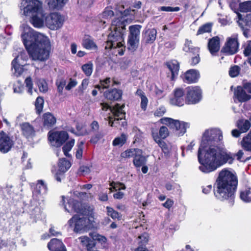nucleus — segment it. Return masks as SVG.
<instances>
[{
	"label": "nucleus",
	"mask_w": 251,
	"mask_h": 251,
	"mask_svg": "<svg viewBox=\"0 0 251 251\" xmlns=\"http://www.w3.org/2000/svg\"><path fill=\"white\" fill-rule=\"evenodd\" d=\"M100 104L102 106V109L103 110H107L108 109H110L111 112L115 117L113 122L115 126H116V125L118 123L119 121L122 120L125 116V113L123 110L125 106L124 105H120L117 103L113 107H111L107 104L101 103Z\"/></svg>",
	"instance_id": "obj_13"
},
{
	"label": "nucleus",
	"mask_w": 251,
	"mask_h": 251,
	"mask_svg": "<svg viewBox=\"0 0 251 251\" xmlns=\"http://www.w3.org/2000/svg\"><path fill=\"white\" fill-rule=\"evenodd\" d=\"M147 162V158L142 155V151L136 154L133 159V164L137 168H140L142 166L145 165Z\"/></svg>",
	"instance_id": "obj_34"
},
{
	"label": "nucleus",
	"mask_w": 251,
	"mask_h": 251,
	"mask_svg": "<svg viewBox=\"0 0 251 251\" xmlns=\"http://www.w3.org/2000/svg\"><path fill=\"white\" fill-rule=\"evenodd\" d=\"M44 126L48 128L53 126L56 122V118L50 113H46L43 115Z\"/></svg>",
	"instance_id": "obj_28"
},
{
	"label": "nucleus",
	"mask_w": 251,
	"mask_h": 251,
	"mask_svg": "<svg viewBox=\"0 0 251 251\" xmlns=\"http://www.w3.org/2000/svg\"><path fill=\"white\" fill-rule=\"evenodd\" d=\"M166 112V108L164 106H161L155 111L154 115L155 116L161 117Z\"/></svg>",
	"instance_id": "obj_61"
},
{
	"label": "nucleus",
	"mask_w": 251,
	"mask_h": 251,
	"mask_svg": "<svg viewBox=\"0 0 251 251\" xmlns=\"http://www.w3.org/2000/svg\"><path fill=\"white\" fill-rule=\"evenodd\" d=\"M89 83V81L87 79H84L81 82V85L78 87V93L80 95H82L84 90L86 89Z\"/></svg>",
	"instance_id": "obj_56"
},
{
	"label": "nucleus",
	"mask_w": 251,
	"mask_h": 251,
	"mask_svg": "<svg viewBox=\"0 0 251 251\" xmlns=\"http://www.w3.org/2000/svg\"><path fill=\"white\" fill-rule=\"evenodd\" d=\"M237 184L236 175L227 169H223L216 180L214 192L215 197L221 201L228 200L233 204Z\"/></svg>",
	"instance_id": "obj_3"
},
{
	"label": "nucleus",
	"mask_w": 251,
	"mask_h": 251,
	"mask_svg": "<svg viewBox=\"0 0 251 251\" xmlns=\"http://www.w3.org/2000/svg\"><path fill=\"white\" fill-rule=\"evenodd\" d=\"M187 93L185 102L193 104L199 102L201 99V90L198 86L188 87L186 88Z\"/></svg>",
	"instance_id": "obj_11"
},
{
	"label": "nucleus",
	"mask_w": 251,
	"mask_h": 251,
	"mask_svg": "<svg viewBox=\"0 0 251 251\" xmlns=\"http://www.w3.org/2000/svg\"><path fill=\"white\" fill-rule=\"evenodd\" d=\"M20 9L25 16L29 17L35 14L40 15V11H42V3L38 0H23Z\"/></svg>",
	"instance_id": "obj_6"
},
{
	"label": "nucleus",
	"mask_w": 251,
	"mask_h": 251,
	"mask_svg": "<svg viewBox=\"0 0 251 251\" xmlns=\"http://www.w3.org/2000/svg\"><path fill=\"white\" fill-rule=\"evenodd\" d=\"M64 208L67 212L71 214H84L81 203L72 198L69 199L67 203L64 204Z\"/></svg>",
	"instance_id": "obj_15"
},
{
	"label": "nucleus",
	"mask_w": 251,
	"mask_h": 251,
	"mask_svg": "<svg viewBox=\"0 0 251 251\" xmlns=\"http://www.w3.org/2000/svg\"><path fill=\"white\" fill-rule=\"evenodd\" d=\"M31 18L30 22L35 27H41L45 24V18L46 16L43 14L42 11H40V15L38 14H33L30 16Z\"/></svg>",
	"instance_id": "obj_24"
},
{
	"label": "nucleus",
	"mask_w": 251,
	"mask_h": 251,
	"mask_svg": "<svg viewBox=\"0 0 251 251\" xmlns=\"http://www.w3.org/2000/svg\"><path fill=\"white\" fill-rule=\"evenodd\" d=\"M44 100L43 98L38 97L35 101V106L37 113L40 114L43 110Z\"/></svg>",
	"instance_id": "obj_46"
},
{
	"label": "nucleus",
	"mask_w": 251,
	"mask_h": 251,
	"mask_svg": "<svg viewBox=\"0 0 251 251\" xmlns=\"http://www.w3.org/2000/svg\"><path fill=\"white\" fill-rule=\"evenodd\" d=\"M114 12L112 10H110L109 8H106L104 11L100 14L101 21L100 22L103 24L107 23L109 20L113 17Z\"/></svg>",
	"instance_id": "obj_36"
},
{
	"label": "nucleus",
	"mask_w": 251,
	"mask_h": 251,
	"mask_svg": "<svg viewBox=\"0 0 251 251\" xmlns=\"http://www.w3.org/2000/svg\"><path fill=\"white\" fill-rule=\"evenodd\" d=\"M212 25L211 24H206L201 26L199 28L197 35H200L205 32H210L211 30Z\"/></svg>",
	"instance_id": "obj_49"
},
{
	"label": "nucleus",
	"mask_w": 251,
	"mask_h": 251,
	"mask_svg": "<svg viewBox=\"0 0 251 251\" xmlns=\"http://www.w3.org/2000/svg\"><path fill=\"white\" fill-rule=\"evenodd\" d=\"M110 185L111 186V188H110V190L111 191H112V189L117 191L118 190H124L126 189V186H125V185L121 183L112 182L111 183H110Z\"/></svg>",
	"instance_id": "obj_54"
},
{
	"label": "nucleus",
	"mask_w": 251,
	"mask_h": 251,
	"mask_svg": "<svg viewBox=\"0 0 251 251\" xmlns=\"http://www.w3.org/2000/svg\"><path fill=\"white\" fill-rule=\"evenodd\" d=\"M142 26L139 25H133L129 27V34L128 37H132L139 38L140 29Z\"/></svg>",
	"instance_id": "obj_37"
},
{
	"label": "nucleus",
	"mask_w": 251,
	"mask_h": 251,
	"mask_svg": "<svg viewBox=\"0 0 251 251\" xmlns=\"http://www.w3.org/2000/svg\"><path fill=\"white\" fill-rule=\"evenodd\" d=\"M68 0H48V4L51 9L60 10L66 4Z\"/></svg>",
	"instance_id": "obj_29"
},
{
	"label": "nucleus",
	"mask_w": 251,
	"mask_h": 251,
	"mask_svg": "<svg viewBox=\"0 0 251 251\" xmlns=\"http://www.w3.org/2000/svg\"><path fill=\"white\" fill-rule=\"evenodd\" d=\"M200 77L199 72L196 70L191 69L187 71L183 76L184 82L187 83H195Z\"/></svg>",
	"instance_id": "obj_19"
},
{
	"label": "nucleus",
	"mask_w": 251,
	"mask_h": 251,
	"mask_svg": "<svg viewBox=\"0 0 251 251\" xmlns=\"http://www.w3.org/2000/svg\"><path fill=\"white\" fill-rule=\"evenodd\" d=\"M251 99V95L247 94L243 87L238 86L234 92V100L240 102H244Z\"/></svg>",
	"instance_id": "obj_17"
},
{
	"label": "nucleus",
	"mask_w": 251,
	"mask_h": 251,
	"mask_svg": "<svg viewBox=\"0 0 251 251\" xmlns=\"http://www.w3.org/2000/svg\"><path fill=\"white\" fill-rule=\"evenodd\" d=\"M21 28V37L29 56L34 60L43 61L47 60L50 50L49 38L34 31L25 24H23Z\"/></svg>",
	"instance_id": "obj_1"
},
{
	"label": "nucleus",
	"mask_w": 251,
	"mask_h": 251,
	"mask_svg": "<svg viewBox=\"0 0 251 251\" xmlns=\"http://www.w3.org/2000/svg\"><path fill=\"white\" fill-rule=\"evenodd\" d=\"M25 86H26V88H27L28 93H29L31 95H32L33 83H32L31 78L30 76L27 77L25 79Z\"/></svg>",
	"instance_id": "obj_55"
},
{
	"label": "nucleus",
	"mask_w": 251,
	"mask_h": 251,
	"mask_svg": "<svg viewBox=\"0 0 251 251\" xmlns=\"http://www.w3.org/2000/svg\"><path fill=\"white\" fill-rule=\"evenodd\" d=\"M157 31L154 28L146 29L143 32V41L146 44H152L155 40Z\"/></svg>",
	"instance_id": "obj_20"
},
{
	"label": "nucleus",
	"mask_w": 251,
	"mask_h": 251,
	"mask_svg": "<svg viewBox=\"0 0 251 251\" xmlns=\"http://www.w3.org/2000/svg\"><path fill=\"white\" fill-rule=\"evenodd\" d=\"M107 215L111 217L113 219L120 220L121 219V215L117 211L113 209V208L107 206L106 207Z\"/></svg>",
	"instance_id": "obj_44"
},
{
	"label": "nucleus",
	"mask_w": 251,
	"mask_h": 251,
	"mask_svg": "<svg viewBox=\"0 0 251 251\" xmlns=\"http://www.w3.org/2000/svg\"><path fill=\"white\" fill-rule=\"evenodd\" d=\"M241 199L245 202H251V189H246L240 194Z\"/></svg>",
	"instance_id": "obj_42"
},
{
	"label": "nucleus",
	"mask_w": 251,
	"mask_h": 251,
	"mask_svg": "<svg viewBox=\"0 0 251 251\" xmlns=\"http://www.w3.org/2000/svg\"><path fill=\"white\" fill-rule=\"evenodd\" d=\"M208 48L211 54L218 51L220 48V38L218 36H215L210 39Z\"/></svg>",
	"instance_id": "obj_26"
},
{
	"label": "nucleus",
	"mask_w": 251,
	"mask_h": 251,
	"mask_svg": "<svg viewBox=\"0 0 251 251\" xmlns=\"http://www.w3.org/2000/svg\"><path fill=\"white\" fill-rule=\"evenodd\" d=\"M160 121L162 124L175 129L179 136L183 135L186 132V129L189 127V124L188 123L180 122L170 118L164 117L161 118Z\"/></svg>",
	"instance_id": "obj_7"
},
{
	"label": "nucleus",
	"mask_w": 251,
	"mask_h": 251,
	"mask_svg": "<svg viewBox=\"0 0 251 251\" xmlns=\"http://www.w3.org/2000/svg\"><path fill=\"white\" fill-rule=\"evenodd\" d=\"M84 47L88 50H96L97 46L93 40L89 37H85L83 41Z\"/></svg>",
	"instance_id": "obj_39"
},
{
	"label": "nucleus",
	"mask_w": 251,
	"mask_h": 251,
	"mask_svg": "<svg viewBox=\"0 0 251 251\" xmlns=\"http://www.w3.org/2000/svg\"><path fill=\"white\" fill-rule=\"evenodd\" d=\"M75 140L71 139L67 142L63 147L62 150L64 155L67 157H70V155L69 152L71 150L75 144Z\"/></svg>",
	"instance_id": "obj_41"
},
{
	"label": "nucleus",
	"mask_w": 251,
	"mask_h": 251,
	"mask_svg": "<svg viewBox=\"0 0 251 251\" xmlns=\"http://www.w3.org/2000/svg\"><path fill=\"white\" fill-rule=\"evenodd\" d=\"M71 166V163L65 158L59 159L58 162V172L54 176L57 181L58 182L61 181V177L63 176V174L70 168Z\"/></svg>",
	"instance_id": "obj_16"
},
{
	"label": "nucleus",
	"mask_w": 251,
	"mask_h": 251,
	"mask_svg": "<svg viewBox=\"0 0 251 251\" xmlns=\"http://www.w3.org/2000/svg\"><path fill=\"white\" fill-rule=\"evenodd\" d=\"M141 100V107L143 110H145L148 103V100L146 96H142Z\"/></svg>",
	"instance_id": "obj_63"
},
{
	"label": "nucleus",
	"mask_w": 251,
	"mask_h": 251,
	"mask_svg": "<svg viewBox=\"0 0 251 251\" xmlns=\"http://www.w3.org/2000/svg\"><path fill=\"white\" fill-rule=\"evenodd\" d=\"M236 126L242 133H245L250 128L251 123L249 120L240 119L237 121Z\"/></svg>",
	"instance_id": "obj_30"
},
{
	"label": "nucleus",
	"mask_w": 251,
	"mask_h": 251,
	"mask_svg": "<svg viewBox=\"0 0 251 251\" xmlns=\"http://www.w3.org/2000/svg\"><path fill=\"white\" fill-rule=\"evenodd\" d=\"M117 23H119V25H122L119 20L112 21V22L110 28L113 31H112L108 36L107 41L105 43V49H111L112 48H122L119 53L120 55H123L124 53L123 49L125 48L123 37L125 27L123 25H122L121 27L120 26H117Z\"/></svg>",
	"instance_id": "obj_5"
},
{
	"label": "nucleus",
	"mask_w": 251,
	"mask_h": 251,
	"mask_svg": "<svg viewBox=\"0 0 251 251\" xmlns=\"http://www.w3.org/2000/svg\"><path fill=\"white\" fill-rule=\"evenodd\" d=\"M122 91L117 89H112L104 94L106 99L109 100H118L122 98Z\"/></svg>",
	"instance_id": "obj_27"
},
{
	"label": "nucleus",
	"mask_w": 251,
	"mask_h": 251,
	"mask_svg": "<svg viewBox=\"0 0 251 251\" xmlns=\"http://www.w3.org/2000/svg\"><path fill=\"white\" fill-rule=\"evenodd\" d=\"M239 43L238 36L234 34L227 38L226 41L222 49V51L227 55H232L236 53L239 49Z\"/></svg>",
	"instance_id": "obj_10"
},
{
	"label": "nucleus",
	"mask_w": 251,
	"mask_h": 251,
	"mask_svg": "<svg viewBox=\"0 0 251 251\" xmlns=\"http://www.w3.org/2000/svg\"><path fill=\"white\" fill-rule=\"evenodd\" d=\"M138 239L141 240L139 242V244H141V245H143L146 244L148 241V235L147 233H145L138 237Z\"/></svg>",
	"instance_id": "obj_62"
},
{
	"label": "nucleus",
	"mask_w": 251,
	"mask_h": 251,
	"mask_svg": "<svg viewBox=\"0 0 251 251\" xmlns=\"http://www.w3.org/2000/svg\"><path fill=\"white\" fill-rule=\"evenodd\" d=\"M126 140V136L125 134L122 133L120 136L115 138V139L113 141L112 144L114 146H121L125 143Z\"/></svg>",
	"instance_id": "obj_43"
},
{
	"label": "nucleus",
	"mask_w": 251,
	"mask_h": 251,
	"mask_svg": "<svg viewBox=\"0 0 251 251\" xmlns=\"http://www.w3.org/2000/svg\"><path fill=\"white\" fill-rule=\"evenodd\" d=\"M128 37L127 48L132 52L135 51L138 48L139 43V38Z\"/></svg>",
	"instance_id": "obj_35"
},
{
	"label": "nucleus",
	"mask_w": 251,
	"mask_h": 251,
	"mask_svg": "<svg viewBox=\"0 0 251 251\" xmlns=\"http://www.w3.org/2000/svg\"><path fill=\"white\" fill-rule=\"evenodd\" d=\"M13 145V141L9 136L3 131H0V151L3 153L8 152Z\"/></svg>",
	"instance_id": "obj_14"
},
{
	"label": "nucleus",
	"mask_w": 251,
	"mask_h": 251,
	"mask_svg": "<svg viewBox=\"0 0 251 251\" xmlns=\"http://www.w3.org/2000/svg\"><path fill=\"white\" fill-rule=\"evenodd\" d=\"M240 71V68L238 66H234L230 68L229 71V75L231 77H234L237 76Z\"/></svg>",
	"instance_id": "obj_57"
},
{
	"label": "nucleus",
	"mask_w": 251,
	"mask_h": 251,
	"mask_svg": "<svg viewBox=\"0 0 251 251\" xmlns=\"http://www.w3.org/2000/svg\"><path fill=\"white\" fill-rule=\"evenodd\" d=\"M46 190L47 187L44 182L39 180L33 193L34 198L40 200V198H42V195L46 193Z\"/></svg>",
	"instance_id": "obj_23"
},
{
	"label": "nucleus",
	"mask_w": 251,
	"mask_h": 251,
	"mask_svg": "<svg viewBox=\"0 0 251 251\" xmlns=\"http://www.w3.org/2000/svg\"><path fill=\"white\" fill-rule=\"evenodd\" d=\"M23 134L26 138L32 136L34 134L33 127L28 123H23L21 125Z\"/></svg>",
	"instance_id": "obj_31"
},
{
	"label": "nucleus",
	"mask_w": 251,
	"mask_h": 251,
	"mask_svg": "<svg viewBox=\"0 0 251 251\" xmlns=\"http://www.w3.org/2000/svg\"><path fill=\"white\" fill-rule=\"evenodd\" d=\"M48 136L51 145L56 147L61 146L69 138L68 134L66 131H50Z\"/></svg>",
	"instance_id": "obj_12"
},
{
	"label": "nucleus",
	"mask_w": 251,
	"mask_h": 251,
	"mask_svg": "<svg viewBox=\"0 0 251 251\" xmlns=\"http://www.w3.org/2000/svg\"><path fill=\"white\" fill-rule=\"evenodd\" d=\"M243 53L245 56H248L251 55V41H248L244 45Z\"/></svg>",
	"instance_id": "obj_58"
},
{
	"label": "nucleus",
	"mask_w": 251,
	"mask_h": 251,
	"mask_svg": "<svg viewBox=\"0 0 251 251\" xmlns=\"http://www.w3.org/2000/svg\"><path fill=\"white\" fill-rule=\"evenodd\" d=\"M66 81L63 78H58L56 82V85L57 87V91L58 93L62 95L63 93V90L64 86L66 85Z\"/></svg>",
	"instance_id": "obj_47"
},
{
	"label": "nucleus",
	"mask_w": 251,
	"mask_h": 251,
	"mask_svg": "<svg viewBox=\"0 0 251 251\" xmlns=\"http://www.w3.org/2000/svg\"><path fill=\"white\" fill-rule=\"evenodd\" d=\"M223 133L218 128H210L205 130L202 134L201 145L198 152V158L201 165L199 169L203 173L204 170L201 168L202 166L206 167L207 164L204 160L201 161V157L202 158L208 151L213 147H221L218 143L223 140Z\"/></svg>",
	"instance_id": "obj_4"
},
{
	"label": "nucleus",
	"mask_w": 251,
	"mask_h": 251,
	"mask_svg": "<svg viewBox=\"0 0 251 251\" xmlns=\"http://www.w3.org/2000/svg\"><path fill=\"white\" fill-rule=\"evenodd\" d=\"M39 89L41 92L46 93L47 92L48 87V84L44 79H39L37 82Z\"/></svg>",
	"instance_id": "obj_50"
},
{
	"label": "nucleus",
	"mask_w": 251,
	"mask_h": 251,
	"mask_svg": "<svg viewBox=\"0 0 251 251\" xmlns=\"http://www.w3.org/2000/svg\"><path fill=\"white\" fill-rule=\"evenodd\" d=\"M183 50L185 52H191L193 53H197L199 52V49L194 47L192 45V41L188 40H186L185 43L183 47Z\"/></svg>",
	"instance_id": "obj_38"
},
{
	"label": "nucleus",
	"mask_w": 251,
	"mask_h": 251,
	"mask_svg": "<svg viewBox=\"0 0 251 251\" xmlns=\"http://www.w3.org/2000/svg\"><path fill=\"white\" fill-rule=\"evenodd\" d=\"M184 91L181 88H177L174 91V96L170 99V103L175 105L181 106L184 104Z\"/></svg>",
	"instance_id": "obj_18"
},
{
	"label": "nucleus",
	"mask_w": 251,
	"mask_h": 251,
	"mask_svg": "<svg viewBox=\"0 0 251 251\" xmlns=\"http://www.w3.org/2000/svg\"><path fill=\"white\" fill-rule=\"evenodd\" d=\"M239 9L242 12H251V0L240 3Z\"/></svg>",
	"instance_id": "obj_45"
},
{
	"label": "nucleus",
	"mask_w": 251,
	"mask_h": 251,
	"mask_svg": "<svg viewBox=\"0 0 251 251\" xmlns=\"http://www.w3.org/2000/svg\"><path fill=\"white\" fill-rule=\"evenodd\" d=\"M241 144L245 151H251V129L248 134L243 138Z\"/></svg>",
	"instance_id": "obj_32"
},
{
	"label": "nucleus",
	"mask_w": 251,
	"mask_h": 251,
	"mask_svg": "<svg viewBox=\"0 0 251 251\" xmlns=\"http://www.w3.org/2000/svg\"><path fill=\"white\" fill-rule=\"evenodd\" d=\"M64 18L57 12H53L46 16L45 24L51 30H57L63 25Z\"/></svg>",
	"instance_id": "obj_8"
},
{
	"label": "nucleus",
	"mask_w": 251,
	"mask_h": 251,
	"mask_svg": "<svg viewBox=\"0 0 251 251\" xmlns=\"http://www.w3.org/2000/svg\"><path fill=\"white\" fill-rule=\"evenodd\" d=\"M160 9L161 11L167 12L178 11L180 9L178 7H172L171 6H162Z\"/></svg>",
	"instance_id": "obj_60"
},
{
	"label": "nucleus",
	"mask_w": 251,
	"mask_h": 251,
	"mask_svg": "<svg viewBox=\"0 0 251 251\" xmlns=\"http://www.w3.org/2000/svg\"><path fill=\"white\" fill-rule=\"evenodd\" d=\"M81 68L85 75L89 76L93 72V64L90 62L85 64L82 66Z\"/></svg>",
	"instance_id": "obj_48"
},
{
	"label": "nucleus",
	"mask_w": 251,
	"mask_h": 251,
	"mask_svg": "<svg viewBox=\"0 0 251 251\" xmlns=\"http://www.w3.org/2000/svg\"><path fill=\"white\" fill-rule=\"evenodd\" d=\"M140 152V150L136 149H131L127 150L121 153V156L123 158L135 157L136 154Z\"/></svg>",
	"instance_id": "obj_40"
},
{
	"label": "nucleus",
	"mask_w": 251,
	"mask_h": 251,
	"mask_svg": "<svg viewBox=\"0 0 251 251\" xmlns=\"http://www.w3.org/2000/svg\"><path fill=\"white\" fill-rule=\"evenodd\" d=\"M167 66L172 73V78L173 79L178 74L179 67L178 63L176 61L174 60L168 62L167 64Z\"/></svg>",
	"instance_id": "obj_33"
},
{
	"label": "nucleus",
	"mask_w": 251,
	"mask_h": 251,
	"mask_svg": "<svg viewBox=\"0 0 251 251\" xmlns=\"http://www.w3.org/2000/svg\"><path fill=\"white\" fill-rule=\"evenodd\" d=\"M244 154L242 150H239L237 153H232L228 151L223 147H215L210 148L202 158L201 161H206V167L202 166V169L204 173H209L214 171L219 167L226 163H232L235 156L238 160H240Z\"/></svg>",
	"instance_id": "obj_2"
},
{
	"label": "nucleus",
	"mask_w": 251,
	"mask_h": 251,
	"mask_svg": "<svg viewBox=\"0 0 251 251\" xmlns=\"http://www.w3.org/2000/svg\"><path fill=\"white\" fill-rule=\"evenodd\" d=\"M90 170L87 166H81L78 170V172L80 175H85L89 173Z\"/></svg>",
	"instance_id": "obj_64"
},
{
	"label": "nucleus",
	"mask_w": 251,
	"mask_h": 251,
	"mask_svg": "<svg viewBox=\"0 0 251 251\" xmlns=\"http://www.w3.org/2000/svg\"><path fill=\"white\" fill-rule=\"evenodd\" d=\"M151 136L154 142L161 148L162 151L164 152H167L168 149L166 143L163 140V139H160L157 131L153 128L151 129Z\"/></svg>",
	"instance_id": "obj_25"
},
{
	"label": "nucleus",
	"mask_w": 251,
	"mask_h": 251,
	"mask_svg": "<svg viewBox=\"0 0 251 251\" xmlns=\"http://www.w3.org/2000/svg\"><path fill=\"white\" fill-rule=\"evenodd\" d=\"M169 130L166 126H162L160 127L158 134L160 139H165L169 136Z\"/></svg>",
	"instance_id": "obj_52"
},
{
	"label": "nucleus",
	"mask_w": 251,
	"mask_h": 251,
	"mask_svg": "<svg viewBox=\"0 0 251 251\" xmlns=\"http://www.w3.org/2000/svg\"><path fill=\"white\" fill-rule=\"evenodd\" d=\"M24 89V85L20 81H17L13 85V90L15 93H21L23 92Z\"/></svg>",
	"instance_id": "obj_53"
},
{
	"label": "nucleus",
	"mask_w": 251,
	"mask_h": 251,
	"mask_svg": "<svg viewBox=\"0 0 251 251\" xmlns=\"http://www.w3.org/2000/svg\"><path fill=\"white\" fill-rule=\"evenodd\" d=\"M84 142L81 141L77 143L75 156L77 159H81L82 156Z\"/></svg>",
	"instance_id": "obj_51"
},
{
	"label": "nucleus",
	"mask_w": 251,
	"mask_h": 251,
	"mask_svg": "<svg viewBox=\"0 0 251 251\" xmlns=\"http://www.w3.org/2000/svg\"><path fill=\"white\" fill-rule=\"evenodd\" d=\"M110 83V78L107 77L103 80L100 81V86H97V87L100 88V87H102L103 89L107 88Z\"/></svg>",
	"instance_id": "obj_59"
},
{
	"label": "nucleus",
	"mask_w": 251,
	"mask_h": 251,
	"mask_svg": "<svg viewBox=\"0 0 251 251\" xmlns=\"http://www.w3.org/2000/svg\"><path fill=\"white\" fill-rule=\"evenodd\" d=\"M20 57L17 56L11 63L12 70H14L13 74L16 76H20L24 72V63L22 61H19Z\"/></svg>",
	"instance_id": "obj_21"
},
{
	"label": "nucleus",
	"mask_w": 251,
	"mask_h": 251,
	"mask_svg": "<svg viewBox=\"0 0 251 251\" xmlns=\"http://www.w3.org/2000/svg\"><path fill=\"white\" fill-rule=\"evenodd\" d=\"M88 222L89 220L86 218L75 215L68 221V225L70 228H73L75 232L78 233L86 230Z\"/></svg>",
	"instance_id": "obj_9"
},
{
	"label": "nucleus",
	"mask_w": 251,
	"mask_h": 251,
	"mask_svg": "<svg viewBox=\"0 0 251 251\" xmlns=\"http://www.w3.org/2000/svg\"><path fill=\"white\" fill-rule=\"evenodd\" d=\"M48 247L51 251H66L62 241L56 238L51 239L48 243Z\"/></svg>",
	"instance_id": "obj_22"
}]
</instances>
